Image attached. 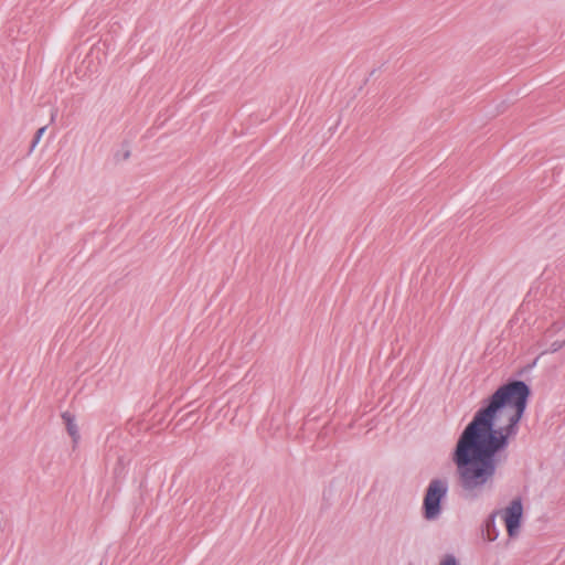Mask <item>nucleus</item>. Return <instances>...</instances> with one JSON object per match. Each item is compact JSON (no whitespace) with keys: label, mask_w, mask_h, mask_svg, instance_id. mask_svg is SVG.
<instances>
[{"label":"nucleus","mask_w":565,"mask_h":565,"mask_svg":"<svg viewBox=\"0 0 565 565\" xmlns=\"http://www.w3.org/2000/svg\"><path fill=\"white\" fill-rule=\"evenodd\" d=\"M529 396L530 387L523 381L500 386L462 430L451 459L467 498L477 499L493 489L505 459L502 454L519 433Z\"/></svg>","instance_id":"nucleus-1"},{"label":"nucleus","mask_w":565,"mask_h":565,"mask_svg":"<svg viewBox=\"0 0 565 565\" xmlns=\"http://www.w3.org/2000/svg\"><path fill=\"white\" fill-rule=\"evenodd\" d=\"M449 482L446 478H434L429 481L423 498L422 513L425 520L436 521L443 513V502L446 500Z\"/></svg>","instance_id":"nucleus-2"},{"label":"nucleus","mask_w":565,"mask_h":565,"mask_svg":"<svg viewBox=\"0 0 565 565\" xmlns=\"http://www.w3.org/2000/svg\"><path fill=\"white\" fill-rule=\"evenodd\" d=\"M499 514L503 520L508 535L515 537L520 533V525L523 515V505L520 499H514L510 504L501 511L492 514V516Z\"/></svg>","instance_id":"nucleus-3"},{"label":"nucleus","mask_w":565,"mask_h":565,"mask_svg":"<svg viewBox=\"0 0 565 565\" xmlns=\"http://www.w3.org/2000/svg\"><path fill=\"white\" fill-rule=\"evenodd\" d=\"M62 418L66 425L68 435L72 437L74 443H77L81 436L74 416L71 415L70 413H64L62 415Z\"/></svg>","instance_id":"nucleus-4"},{"label":"nucleus","mask_w":565,"mask_h":565,"mask_svg":"<svg viewBox=\"0 0 565 565\" xmlns=\"http://www.w3.org/2000/svg\"><path fill=\"white\" fill-rule=\"evenodd\" d=\"M131 156V148L128 143H122L121 147L115 152L114 160L117 163L127 161Z\"/></svg>","instance_id":"nucleus-5"},{"label":"nucleus","mask_w":565,"mask_h":565,"mask_svg":"<svg viewBox=\"0 0 565 565\" xmlns=\"http://www.w3.org/2000/svg\"><path fill=\"white\" fill-rule=\"evenodd\" d=\"M438 565H460L459 561L451 554L445 555L438 563Z\"/></svg>","instance_id":"nucleus-6"},{"label":"nucleus","mask_w":565,"mask_h":565,"mask_svg":"<svg viewBox=\"0 0 565 565\" xmlns=\"http://www.w3.org/2000/svg\"><path fill=\"white\" fill-rule=\"evenodd\" d=\"M45 130H46V127L44 126V127H41V128L36 131L35 137H34V140L32 141V145H31V149H30V151H33V150H34V148L36 147V145L40 142V140H41V138H42L43 134L45 132Z\"/></svg>","instance_id":"nucleus-7"},{"label":"nucleus","mask_w":565,"mask_h":565,"mask_svg":"<svg viewBox=\"0 0 565 565\" xmlns=\"http://www.w3.org/2000/svg\"><path fill=\"white\" fill-rule=\"evenodd\" d=\"M565 345V340L563 342H553L551 344V351L552 352H556L558 351L561 348H563Z\"/></svg>","instance_id":"nucleus-8"}]
</instances>
